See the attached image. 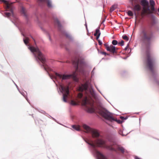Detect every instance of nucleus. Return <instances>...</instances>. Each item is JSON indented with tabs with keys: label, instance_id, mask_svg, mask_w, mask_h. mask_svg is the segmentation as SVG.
Masks as SVG:
<instances>
[{
	"label": "nucleus",
	"instance_id": "obj_1",
	"mask_svg": "<svg viewBox=\"0 0 159 159\" xmlns=\"http://www.w3.org/2000/svg\"><path fill=\"white\" fill-rule=\"evenodd\" d=\"M28 48L33 53L36 61L38 62L41 61L43 64V66L44 69L48 72L50 78L53 80L54 82H55L53 80L54 79L57 80V79H59L62 80L70 78L73 79L75 81H77L78 80L76 77V72L79 71L83 75H84L85 74V68L86 66V64L84 62L83 57H76L75 60H73L72 61V64L75 69V71L73 74L70 75H62L56 72L54 75H51L48 73V71L51 70L52 69L48 66H46L45 63V57L39 48L37 47L35 48L29 46H28Z\"/></svg>",
	"mask_w": 159,
	"mask_h": 159
},
{
	"label": "nucleus",
	"instance_id": "obj_2",
	"mask_svg": "<svg viewBox=\"0 0 159 159\" xmlns=\"http://www.w3.org/2000/svg\"><path fill=\"white\" fill-rule=\"evenodd\" d=\"M83 127L86 131V132L91 134L93 138H96L99 137L94 142L90 139L85 140L86 142L90 146L89 148L92 152L97 159H107L97 150L96 145L98 147L106 148L112 151L115 152L116 153L120 152L124 155L127 156L128 152L125 150L123 147L119 145H115L114 143L108 145L106 144V141L101 137H100V135L97 130L91 128L86 124L83 125Z\"/></svg>",
	"mask_w": 159,
	"mask_h": 159
},
{
	"label": "nucleus",
	"instance_id": "obj_3",
	"mask_svg": "<svg viewBox=\"0 0 159 159\" xmlns=\"http://www.w3.org/2000/svg\"><path fill=\"white\" fill-rule=\"evenodd\" d=\"M0 1L6 4V7L7 11H9V12H5V16L9 17L11 16L13 18V20L12 21L14 25L17 26L18 23V19L17 17L14 14L13 11V7L11 5L9 4L8 2L5 0H0Z\"/></svg>",
	"mask_w": 159,
	"mask_h": 159
},
{
	"label": "nucleus",
	"instance_id": "obj_4",
	"mask_svg": "<svg viewBox=\"0 0 159 159\" xmlns=\"http://www.w3.org/2000/svg\"><path fill=\"white\" fill-rule=\"evenodd\" d=\"M146 58L147 59L146 66L151 72L152 76L155 77L156 73L154 70L153 66L155 63L154 59L151 56L149 49L147 48L146 52Z\"/></svg>",
	"mask_w": 159,
	"mask_h": 159
},
{
	"label": "nucleus",
	"instance_id": "obj_5",
	"mask_svg": "<svg viewBox=\"0 0 159 159\" xmlns=\"http://www.w3.org/2000/svg\"><path fill=\"white\" fill-rule=\"evenodd\" d=\"M98 112L102 117L106 119L111 122L116 121L119 124L121 123V121L119 120H117L114 119L112 116V114L105 109H100L98 111Z\"/></svg>",
	"mask_w": 159,
	"mask_h": 159
},
{
	"label": "nucleus",
	"instance_id": "obj_6",
	"mask_svg": "<svg viewBox=\"0 0 159 159\" xmlns=\"http://www.w3.org/2000/svg\"><path fill=\"white\" fill-rule=\"evenodd\" d=\"M142 39L144 41L150 42L153 37V33L145 28H143L140 33Z\"/></svg>",
	"mask_w": 159,
	"mask_h": 159
},
{
	"label": "nucleus",
	"instance_id": "obj_7",
	"mask_svg": "<svg viewBox=\"0 0 159 159\" xmlns=\"http://www.w3.org/2000/svg\"><path fill=\"white\" fill-rule=\"evenodd\" d=\"M59 89L61 92L62 93L63 101L65 102H67V99L69 93V87L64 86L61 84L59 86Z\"/></svg>",
	"mask_w": 159,
	"mask_h": 159
},
{
	"label": "nucleus",
	"instance_id": "obj_8",
	"mask_svg": "<svg viewBox=\"0 0 159 159\" xmlns=\"http://www.w3.org/2000/svg\"><path fill=\"white\" fill-rule=\"evenodd\" d=\"M82 103L83 106H84L86 108L88 112L92 113L95 112V109L93 104L90 103L87 98L83 100Z\"/></svg>",
	"mask_w": 159,
	"mask_h": 159
},
{
	"label": "nucleus",
	"instance_id": "obj_9",
	"mask_svg": "<svg viewBox=\"0 0 159 159\" xmlns=\"http://www.w3.org/2000/svg\"><path fill=\"white\" fill-rule=\"evenodd\" d=\"M55 23L57 25L58 28L59 29L60 31L64 34L67 38L69 39L70 40H72V38L71 37V36L70 35V34H69V33H67V32H66L65 31H64L63 30H62V27L61 25L59 22V21H58L57 19H55Z\"/></svg>",
	"mask_w": 159,
	"mask_h": 159
},
{
	"label": "nucleus",
	"instance_id": "obj_10",
	"mask_svg": "<svg viewBox=\"0 0 159 159\" xmlns=\"http://www.w3.org/2000/svg\"><path fill=\"white\" fill-rule=\"evenodd\" d=\"M104 46L107 51H108L113 53H117V52L116 51V48L115 46H113L112 45L109 46L107 44H104Z\"/></svg>",
	"mask_w": 159,
	"mask_h": 159
},
{
	"label": "nucleus",
	"instance_id": "obj_11",
	"mask_svg": "<svg viewBox=\"0 0 159 159\" xmlns=\"http://www.w3.org/2000/svg\"><path fill=\"white\" fill-rule=\"evenodd\" d=\"M88 86L87 84H82L80 86L79 89V90L80 91H83L84 90L86 91L88 90Z\"/></svg>",
	"mask_w": 159,
	"mask_h": 159
},
{
	"label": "nucleus",
	"instance_id": "obj_12",
	"mask_svg": "<svg viewBox=\"0 0 159 159\" xmlns=\"http://www.w3.org/2000/svg\"><path fill=\"white\" fill-rule=\"evenodd\" d=\"M40 2H46L47 3L48 6L49 7L51 8L52 7V2L50 0H38Z\"/></svg>",
	"mask_w": 159,
	"mask_h": 159
},
{
	"label": "nucleus",
	"instance_id": "obj_13",
	"mask_svg": "<svg viewBox=\"0 0 159 159\" xmlns=\"http://www.w3.org/2000/svg\"><path fill=\"white\" fill-rule=\"evenodd\" d=\"M141 5L144 7L148 6L149 5L148 2L147 0H142L141 1Z\"/></svg>",
	"mask_w": 159,
	"mask_h": 159
},
{
	"label": "nucleus",
	"instance_id": "obj_14",
	"mask_svg": "<svg viewBox=\"0 0 159 159\" xmlns=\"http://www.w3.org/2000/svg\"><path fill=\"white\" fill-rule=\"evenodd\" d=\"M15 85H16V88H17V89H18V90L19 91V92L20 93L23 95V96L26 99V100L27 101H28V99L27 98V97L26 96V94H27V93L26 92V91H24V92L23 91H20V90H19V89L18 88V86L16 85V84L15 83Z\"/></svg>",
	"mask_w": 159,
	"mask_h": 159
},
{
	"label": "nucleus",
	"instance_id": "obj_15",
	"mask_svg": "<svg viewBox=\"0 0 159 159\" xmlns=\"http://www.w3.org/2000/svg\"><path fill=\"white\" fill-rule=\"evenodd\" d=\"M21 12L25 17H27V16L25 13V10L23 7H21Z\"/></svg>",
	"mask_w": 159,
	"mask_h": 159
},
{
	"label": "nucleus",
	"instance_id": "obj_16",
	"mask_svg": "<svg viewBox=\"0 0 159 159\" xmlns=\"http://www.w3.org/2000/svg\"><path fill=\"white\" fill-rule=\"evenodd\" d=\"M72 127L75 130H76L77 131H80V126L78 125H73L72 126Z\"/></svg>",
	"mask_w": 159,
	"mask_h": 159
},
{
	"label": "nucleus",
	"instance_id": "obj_17",
	"mask_svg": "<svg viewBox=\"0 0 159 159\" xmlns=\"http://www.w3.org/2000/svg\"><path fill=\"white\" fill-rule=\"evenodd\" d=\"M134 9L135 11H139L140 9V6L139 5H136L134 6Z\"/></svg>",
	"mask_w": 159,
	"mask_h": 159
},
{
	"label": "nucleus",
	"instance_id": "obj_18",
	"mask_svg": "<svg viewBox=\"0 0 159 159\" xmlns=\"http://www.w3.org/2000/svg\"><path fill=\"white\" fill-rule=\"evenodd\" d=\"M70 104L72 106H75L77 105L78 103L76 102V100L75 101L73 100H72L70 101Z\"/></svg>",
	"mask_w": 159,
	"mask_h": 159
},
{
	"label": "nucleus",
	"instance_id": "obj_19",
	"mask_svg": "<svg viewBox=\"0 0 159 159\" xmlns=\"http://www.w3.org/2000/svg\"><path fill=\"white\" fill-rule=\"evenodd\" d=\"M116 8V5H112L111 7L110 10V12H112Z\"/></svg>",
	"mask_w": 159,
	"mask_h": 159
},
{
	"label": "nucleus",
	"instance_id": "obj_20",
	"mask_svg": "<svg viewBox=\"0 0 159 159\" xmlns=\"http://www.w3.org/2000/svg\"><path fill=\"white\" fill-rule=\"evenodd\" d=\"M127 14L129 16H133V12L130 10H129L128 11Z\"/></svg>",
	"mask_w": 159,
	"mask_h": 159
},
{
	"label": "nucleus",
	"instance_id": "obj_21",
	"mask_svg": "<svg viewBox=\"0 0 159 159\" xmlns=\"http://www.w3.org/2000/svg\"><path fill=\"white\" fill-rule=\"evenodd\" d=\"M29 39L28 38H26L25 39H23V41L27 45L28 43Z\"/></svg>",
	"mask_w": 159,
	"mask_h": 159
},
{
	"label": "nucleus",
	"instance_id": "obj_22",
	"mask_svg": "<svg viewBox=\"0 0 159 159\" xmlns=\"http://www.w3.org/2000/svg\"><path fill=\"white\" fill-rule=\"evenodd\" d=\"M83 94L81 93H79L77 96V97L78 98L81 99L83 97Z\"/></svg>",
	"mask_w": 159,
	"mask_h": 159
},
{
	"label": "nucleus",
	"instance_id": "obj_23",
	"mask_svg": "<svg viewBox=\"0 0 159 159\" xmlns=\"http://www.w3.org/2000/svg\"><path fill=\"white\" fill-rule=\"evenodd\" d=\"M122 38L124 40L127 41L129 39L128 37L126 35H123L122 36Z\"/></svg>",
	"mask_w": 159,
	"mask_h": 159
},
{
	"label": "nucleus",
	"instance_id": "obj_24",
	"mask_svg": "<svg viewBox=\"0 0 159 159\" xmlns=\"http://www.w3.org/2000/svg\"><path fill=\"white\" fill-rule=\"evenodd\" d=\"M150 4L151 6H154L155 3L153 0H150Z\"/></svg>",
	"mask_w": 159,
	"mask_h": 159
},
{
	"label": "nucleus",
	"instance_id": "obj_25",
	"mask_svg": "<svg viewBox=\"0 0 159 159\" xmlns=\"http://www.w3.org/2000/svg\"><path fill=\"white\" fill-rule=\"evenodd\" d=\"M112 43L113 45H115L117 44L118 42L116 40H113L112 41Z\"/></svg>",
	"mask_w": 159,
	"mask_h": 159
},
{
	"label": "nucleus",
	"instance_id": "obj_26",
	"mask_svg": "<svg viewBox=\"0 0 159 159\" xmlns=\"http://www.w3.org/2000/svg\"><path fill=\"white\" fill-rule=\"evenodd\" d=\"M118 44L121 46H123L124 45V41L122 40L120 42H119Z\"/></svg>",
	"mask_w": 159,
	"mask_h": 159
},
{
	"label": "nucleus",
	"instance_id": "obj_27",
	"mask_svg": "<svg viewBox=\"0 0 159 159\" xmlns=\"http://www.w3.org/2000/svg\"><path fill=\"white\" fill-rule=\"evenodd\" d=\"M95 33H96L98 34L99 33H101L99 28H97L96 30V32Z\"/></svg>",
	"mask_w": 159,
	"mask_h": 159
},
{
	"label": "nucleus",
	"instance_id": "obj_28",
	"mask_svg": "<svg viewBox=\"0 0 159 159\" xmlns=\"http://www.w3.org/2000/svg\"><path fill=\"white\" fill-rule=\"evenodd\" d=\"M90 92L91 94L93 96L94 94V91L92 89V91L90 89Z\"/></svg>",
	"mask_w": 159,
	"mask_h": 159
},
{
	"label": "nucleus",
	"instance_id": "obj_29",
	"mask_svg": "<svg viewBox=\"0 0 159 159\" xmlns=\"http://www.w3.org/2000/svg\"><path fill=\"white\" fill-rule=\"evenodd\" d=\"M151 9L152 11H154L155 10L154 6H151Z\"/></svg>",
	"mask_w": 159,
	"mask_h": 159
},
{
	"label": "nucleus",
	"instance_id": "obj_30",
	"mask_svg": "<svg viewBox=\"0 0 159 159\" xmlns=\"http://www.w3.org/2000/svg\"><path fill=\"white\" fill-rule=\"evenodd\" d=\"M101 53L103 55H109L108 54H107V53H106V52H101Z\"/></svg>",
	"mask_w": 159,
	"mask_h": 159
},
{
	"label": "nucleus",
	"instance_id": "obj_31",
	"mask_svg": "<svg viewBox=\"0 0 159 159\" xmlns=\"http://www.w3.org/2000/svg\"><path fill=\"white\" fill-rule=\"evenodd\" d=\"M87 98V97H85V98H84V99H81V100H80V101H78V100H77V99H76V101H78V102H80V101H82V102H83V100H84V99L85 98ZM82 104H83V103H82ZM82 105H83V104H82Z\"/></svg>",
	"mask_w": 159,
	"mask_h": 159
},
{
	"label": "nucleus",
	"instance_id": "obj_32",
	"mask_svg": "<svg viewBox=\"0 0 159 159\" xmlns=\"http://www.w3.org/2000/svg\"><path fill=\"white\" fill-rule=\"evenodd\" d=\"M101 33H99L97 35V36H96V39L98 40V39H99L100 35Z\"/></svg>",
	"mask_w": 159,
	"mask_h": 159
},
{
	"label": "nucleus",
	"instance_id": "obj_33",
	"mask_svg": "<svg viewBox=\"0 0 159 159\" xmlns=\"http://www.w3.org/2000/svg\"><path fill=\"white\" fill-rule=\"evenodd\" d=\"M129 43H128L127 45L125 47V50H126L128 48H129Z\"/></svg>",
	"mask_w": 159,
	"mask_h": 159
},
{
	"label": "nucleus",
	"instance_id": "obj_34",
	"mask_svg": "<svg viewBox=\"0 0 159 159\" xmlns=\"http://www.w3.org/2000/svg\"><path fill=\"white\" fill-rule=\"evenodd\" d=\"M94 69H95V68H94L93 70L92 71L91 74H92V76H93L94 75Z\"/></svg>",
	"mask_w": 159,
	"mask_h": 159
},
{
	"label": "nucleus",
	"instance_id": "obj_35",
	"mask_svg": "<svg viewBox=\"0 0 159 159\" xmlns=\"http://www.w3.org/2000/svg\"><path fill=\"white\" fill-rule=\"evenodd\" d=\"M98 42L99 44L100 45H101L102 44V43L101 42V41L100 40H98Z\"/></svg>",
	"mask_w": 159,
	"mask_h": 159
},
{
	"label": "nucleus",
	"instance_id": "obj_36",
	"mask_svg": "<svg viewBox=\"0 0 159 159\" xmlns=\"http://www.w3.org/2000/svg\"><path fill=\"white\" fill-rule=\"evenodd\" d=\"M122 132L121 131H120L119 132V134L122 135V136H125L126 134H124L123 133H121V132Z\"/></svg>",
	"mask_w": 159,
	"mask_h": 159
},
{
	"label": "nucleus",
	"instance_id": "obj_37",
	"mask_svg": "<svg viewBox=\"0 0 159 159\" xmlns=\"http://www.w3.org/2000/svg\"><path fill=\"white\" fill-rule=\"evenodd\" d=\"M135 159H141L139 158L138 157L136 156L135 157Z\"/></svg>",
	"mask_w": 159,
	"mask_h": 159
},
{
	"label": "nucleus",
	"instance_id": "obj_38",
	"mask_svg": "<svg viewBox=\"0 0 159 159\" xmlns=\"http://www.w3.org/2000/svg\"><path fill=\"white\" fill-rule=\"evenodd\" d=\"M97 35H98V34H96V33H94V36H97Z\"/></svg>",
	"mask_w": 159,
	"mask_h": 159
},
{
	"label": "nucleus",
	"instance_id": "obj_39",
	"mask_svg": "<svg viewBox=\"0 0 159 159\" xmlns=\"http://www.w3.org/2000/svg\"><path fill=\"white\" fill-rule=\"evenodd\" d=\"M85 26H86L87 30V25L86 23H85Z\"/></svg>",
	"mask_w": 159,
	"mask_h": 159
},
{
	"label": "nucleus",
	"instance_id": "obj_40",
	"mask_svg": "<svg viewBox=\"0 0 159 159\" xmlns=\"http://www.w3.org/2000/svg\"><path fill=\"white\" fill-rule=\"evenodd\" d=\"M45 112L44 111H43V112H42V113H44Z\"/></svg>",
	"mask_w": 159,
	"mask_h": 159
},
{
	"label": "nucleus",
	"instance_id": "obj_41",
	"mask_svg": "<svg viewBox=\"0 0 159 159\" xmlns=\"http://www.w3.org/2000/svg\"><path fill=\"white\" fill-rule=\"evenodd\" d=\"M158 11L159 13V8L158 9Z\"/></svg>",
	"mask_w": 159,
	"mask_h": 159
},
{
	"label": "nucleus",
	"instance_id": "obj_42",
	"mask_svg": "<svg viewBox=\"0 0 159 159\" xmlns=\"http://www.w3.org/2000/svg\"><path fill=\"white\" fill-rule=\"evenodd\" d=\"M148 10H149V7H148Z\"/></svg>",
	"mask_w": 159,
	"mask_h": 159
},
{
	"label": "nucleus",
	"instance_id": "obj_43",
	"mask_svg": "<svg viewBox=\"0 0 159 159\" xmlns=\"http://www.w3.org/2000/svg\"><path fill=\"white\" fill-rule=\"evenodd\" d=\"M29 102V103H30V102H29L28 100V101H27Z\"/></svg>",
	"mask_w": 159,
	"mask_h": 159
},
{
	"label": "nucleus",
	"instance_id": "obj_44",
	"mask_svg": "<svg viewBox=\"0 0 159 159\" xmlns=\"http://www.w3.org/2000/svg\"><path fill=\"white\" fill-rule=\"evenodd\" d=\"M49 39H50V40H51V39H50V38H49Z\"/></svg>",
	"mask_w": 159,
	"mask_h": 159
},
{
	"label": "nucleus",
	"instance_id": "obj_45",
	"mask_svg": "<svg viewBox=\"0 0 159 159\" xmlns=\"http://www.w3.org/2000/svg\"><path fill=\"white\" fill-rule=\"evenodd\" d=\"M136 113L137 114H139V113Z\"/></svg>",
	"mask_w": 159,
	"mask_h": 159
}]
</instances>
